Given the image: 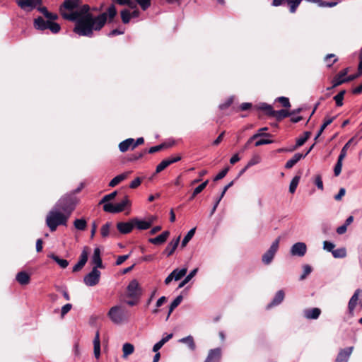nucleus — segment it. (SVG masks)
<instances>
[{
    "label": "nucleus",
    "instance_id": "nucleus-26",
    "mask_svg": "<svg viewBox=\"0 0 362 362\" xmlns=\"http://www.w3.org/2000/svg\"><path fill=\"white\" fill-rule=\"evenodd\" d=\"M304 158H305V155L301 153H295L293 156L286 163L285 168L286 169L293 168L299 160Z\"/></svg>",
    "mask_w": 362,
    "mask_h": 362
},
{
    "label": "nucleus",
    "instance_id": "nucleus-6",
    "mask_svg": "<svg viewBox=\"0 0 362 362\" xmlns=\"http://www.w3.org/2000/svg\"><path fill=\"white\" fill-rule=\"evenodd\" d=\"M142 288L136 279L132 280L127 286V296L131 298H140Z\"/></svg>",
    "mask_w": 362,
    "mask_h": 362
},
{
    "label": "nucleus",
    "instance_id": "nucleus-53",
    "mask_svg": "<svg viewBox=\"0 0 362 362\" xmlns=\"http://www.w3.org/2000/svg\"><path fill=\"white\" fill-rule=\"evenodd\" d=\"M47 29H49L52 33L57 34L60 31L61 26L58 23L49 21Z\"/></svg>",
    "mask_w": 362,
    "mask_h": 362
},
{
    "label": "nucleus",
    "instance_id": "nucleus-33",
    "mask_svg": "<svg viewBox=\"0 0 362 362\" xmlns=\"http://www.w3.org/2000/svg\"><path fill=\"white\" fill-rule=\"evenodd\" d=\"M48 257L53 259L62 269L66 268L69 265V262L66 259H62L54 253L48 255Z\"/></svg>",
    "mask_w": 362,
    "mask_h": 362
},
{
    "label": "nucleus",
    "instance_id": "nucleus-37",
    "mask_svg": "<svg viewBox=\"0 0 362 362\" xmlns=\"http://www.w3.org/2000/svg\"><path fill=\"white\" fill-rule=\"evenodd\" d=\"M130 205V201L127 195H125L124 199L119 203L115 204L117 214L123 211L125 207Z\"/></svg>",
    "mask_w": 362,
    "mask_h": 362
},
{
    "label": "nucleus",
    "instance_id": "nucleus-43",
    "mask_svg": "<svg viewBox=\"0 0 362 362\" xmlns=\"http://www.w3.org/2000/svg\"><path fill=\"white\" fill-rule=\"evenodd\" d=\"M134 351V346L130 343H124L122 346L123 357L126 358L132 354Z\"/></svg>",
    "mask_w": 362,
    "mask_h": 362
},
{
    "label": "nucleus",
    "instance_id": "nucleus-42",
    "mask_svg": "<svg viewBox=\"0 0 362 362\" xmlns=\"http://www.w3.org/2000/svg\"><path fill=\"white\" fill-rule=\"evenodd\" d=\"M195 231H196V228H193L187 232V233L185 235V237L183 238V239L182 240V243H181L182 247H185L187 245V244L191 240V239L194 235Z\"/></svg>",
    "mask_w": 362,
    "mask_h": 362
},
{
    "label": "nucleus",
    "instance_id": "nucleus-46",
    "mask_svg": "<svg viewBox=\"0 0 362 362\" xmlns=\"http://www.w3.org/2000/svg\"><path fill=\"white\" fill-rule=\"evenodd\" d=\"M300 179V175H295L293 177V179L291 180L290 185H289V192L291 194H293L296 192L298 185L299 183Z\"/></svg>",
    "mask_w": 362,
    "mask_h": 362
},
{
    "label": "nucleus",
    "instance_id": "nucleus-47",
    "mask_svg": "<svg viewBox=\"0 0 362 362\" xmlns=\"http://www.w3.org/2000/svg\"><path fill=\"white\" fill-rule=\"evenodd\" d=\"M311 135L310 132H305L303 136L299 137L296 142V147H300L303 146Z\"/></svg>",
    "mask_w": 362,
    "mask_h": 362
},
{
    "label": "nucleus",
    "instance_id": "nucleus-17",
    "mask_svg": "<svg viewBox=\"0 0 362 362\" xmlns=\"http://www.w3.org/2000/svg\"><path fill=\"white\" fill-rule=\"evenodd\" d=\"M117 228L122 234H128L134 228L132 218L127 222H118L117 223Z\"/></svg>",
    "mask_w": 362,
    "mask_h": 362
},
{
    "label": "nucleus",
    "instance_id": "nucleus-5",
    "mask_svg": "<svg viewBox=\"0 0 362 362\" xmlns=\"http://www.w3.org/2000/svg\"><path fill=\"white\" fill-rule=\"evenodd\" d=\"M107 315L111 321L117 325L121 324L126 318L125 311L120 305L112 307Z\"/></svg>",
    "mask_w": 362,
    "mask_h": 362
},
{
    "label": "nucleus",
    "instance_id": "nucleus-44",
    "mask_svg": "<svg viewBox=\"0 0 362 362\" xmlns=\"http://www.w3.org/2000/svg\"><path fill=\"white\" fill-rule=\"evenodd\" d=\"M343 154H339L337 158V163L334 168V174L335 176H339L341 172L342 168V162H343Z\"/></svg>",
    "mask_w": 362,
    "mask_h": 362
},
{
    "label": "nucleus",
    "instance_id": "nucleus-23",
    "mask_svg": "<svg viewBox=\"0 0 362 362\" xmlns=\"http://www.w3.org/2000/svg\"><path fill=\"white\" fill-rule=\"evenodd\" d=\"M169 235L170 232L168 230H165L156 237L149 238L148 242L153 245H161L167 240Z\"/></svg>",
    "mask_w": 362,
    "mask_h": 362
},
{
    "label": "nucleus",
    "instance_id": "nucleus-62",
    "mask_svg": "<svg viewBox=\"0 0 362 362\" xmlns=\"http://www.w3.org/2000/svg\"><path fill=\"white\" fill-rule=\"evenodd\" d=\"M303 274L300 275L299 278L300 281L305 279L307 277V276L312 272V267L308 264L303 265Z\"/></svg>",
    "mask_w": 362,
    "mask_h": 362
},
{
    "label": "nucleus",
    "instance_id": "nucleus-35",
    "mask_svg": "<svg viewBox=\"0 0 362 362\" xmlns=\"http://www.w3.org/2000/svg\"><path fill=\"white\" fill-rule=\"evenodd\" d=\"M128 174H129V173L127 172V173H122V174H119V175L115 176L109 182V186L111 187H115L119 183H120L122 181L124 180L127 177Z\"/></svg>",
    "mask_w": 362,
    "mask_h": 362
},
{
    "label": "nucleus",
    "instance_id": "nucleus-15",
    "mask_svg": "<svg viewBox=\"0 0 362 362\" xmlns=\"http://www.w3.org/2000/svg\"><path fill=\"white\" fill-rule=\"evenodd\" d=\"M361 291L358 288L355 291L354 295L350 298L348 303V314L352 317L354 316V311L357 305V302L358 300L359 294Z\"/></svg>",
    "mask_w": 362,
    "mask_h": 362
},
{
    "label": "nucleus",
    "instance_id": "nucleus-61",
    "mask_svg": "<svg viewBox=\"0 0 362 362\" xmlns=\"http://www.w3.org/2000/svg\"><path fill=\"white\" fill-rule=\"evenodd\" d=\"M170 165L168 161L167 160V159H164L157 166H156V173H160L161 171H163V170H165L167 167H168Z\"/></svg>",
    "mask_w": 362,
    "mask_h": 362
},
{
    "label": "nucleus",
    "instance_id": "nucleus-8",
    "mask_svg": "<svg viewBox=\"0 0 362 362\" xmlns=\"http://www.w3.org/2000/svg\"><path fill=\"white\" fill-rule=\"evenodd\" d=\"M60 214L61 211L53 207L47 216L46 224L52 232L55 231L59 226L57 223L59 222V215Z\"/></svg>",
    "mask_w": 362,
    "mask_h": 362
},
{
    "label": "nucleus",
    "instance_id": "nucleus-31",
    "mask_svg": "<svg viewBox=\"0 0 362 362\" xmlns=\"http://www.w3.org/2000/svg\"><path fill=\"white\" fill-rule=\"evenodd\" d=\"M173 337V334H168L166 336L163 337L159 341L156 342L152 349V351L153 352H158L159 349H161V347L168 342L170 339H171Z\"/></svg>",
    "mask_w": 362,
    "mask_h": 362
},
{
    "label": "nucleus",
    "instance_id": "nucleus-12",
    "mask_svg": "<svg viewBox=\"0 0 362 362\" xmlns=\"http://www.w3.org/2000/svg\"><path fill=\"white\" fill-rule=\"evenodd\" d=\"M88 252H87V247H85L83 250H82L79 260L78 262L73 267L72 271L73 272H76L80 271L86 264L88 261Z\"/></svg>",
    "mask_w": 362,
    "mask_h": 362
},
{
    "label": "nucleus",
    "instance_id": "nucleus-52",
    "mask_svg": "<svg viewBox=\"0 0 362 362\" xmlns=\"http://www.w3.org/2000/svg\"><path fill=\"white\" fill-rule=\"evenodd\" d=\"M71 214L61 211V214L59 215V222L57 223V225L66 226L67 221H68L69 216H71Z\"/></svg>",
    "mask_w": 362,
    "mask_h": 362
},
{
    "label": "nucleus",
    "instance_id": "nucleus-49",
    "mask_svg": "<svg viewBox=\"0 0 362 362\" xmlns=\"http://www.w3.org/2000/svg\"><path fill=\"white\" fill-rule=\"evenodd\" d=\"M345 93L346 90H341L338 94L334 96L333 99L334 100L337 107H341L343 105V100Z\"/></svg>",
    "mask_w": 362,
    "mask_h": 362
},
{
    "label": "nucleus",
    "instance_id": "nucleus-38",
    "mask_svg": "<svg viewBox=\"0 0 362 362\" xmlns=\"http://www.w3.org/2000/svg\"><path fill=\"white\" fill-rule=\"evenodd\" d=\"M182 299H183L182 296L179 295L170 303V305L169 306V311H168L166 320H168L169 318L171 313L181 303Z\"/></svg>",
    "mask_w": 362,
    "mask_h": 362
},
{
    "label": "nucleus",
    "instance_id": "nucleus-16",
    "mask_svg": "<svg viewBox=\"0 0 362 362\" xmlns=\"http://www.w3.org/2000/svg\"><path fill=\"white\" fill-rule=\"evenodd\" d=\"M284 297H285V293H284V291L283 290H279L278 291L274 298H272V300H271V302L267 304V309L269 310L274 306H277L279 305H280L284 299Z\"/></svg>",
    "mask_w": 362,
    "mask_h": 362
},
{
    "label": "nucleus",
    "instance_id": "nucleus-63",
    "mask_svg": "<svg viewBox=\"0 0 362 362\" xmlns=\"http://www.w3.org/2000/svg\"><path fill=\"white\" fill-rule=\"evenodd\" d=\"M117 194V191H114L108 194H106L105 195L102 199L100 201L99 204H103L105 202H109L110 200L111 199H113Z\"/></svg>",
    "mask_w": 362,
    "mask_h": 362
},
{
    "label": "nucleus",
    "instance_id": "nucleus-20",
    "mask_svg": "<svg viewBox=\"0 0 362 362\" xmlns=\"http://www.w3.org/2000/svg\"><path fill=\"white\" fill-rule=\"evenodd\" d=\"M180 237L178 236L171 242H170L165 249L163 250V254L167 257H170L173 254L180 243Z\"/></svg>",
    "mask_w": 362,
    "mask_h": 362
},
{
    "label": "nucleus",
    "instance_id": "nucleus-40",
    "mask_svg": "<svg viewBox=\"0 0 362 362\" xmlns=\"http://www.w3.org/2000/svg\"><path fill=\"white\" fill-rule=\"evenodd\" d=\"M257 109L259 110L265 111V113L267 115L272 117L274 112V109L272 106L269 104H267L266 103H260L257 106Z\"/></svg>",
    "mask_w": 362,
    "mask_h": 362
},
{
    "label": "nucleus",
    "instance_id": "nucleus-4",
    "mask_svg": "<svg viewBox=\"0 0 362 362\" xmlns=\"http://www.w3.org/2000/svg\"><path fill=\"white\" fill-rule=\"evenodd\" d=\"M81 3V0H64L59 8L60 15L64 20H66L64 14L69 15V13L76 12Z\"/></svg>",
    "mask_w": 362,
    "mask_h": 362
},
{
    "label": "nucleus",
    "instance_id": "nucleus-25",
    "mask_svg": "<svg viewBox=\"0 0 362 362\" xmlns=\"http://www.w3.org/2000/svg\"><path fill=\"white\" fill-rule=\"evenodd\" d=\"M321 314V310L318 308L305 309L304 310V317L307 319L316 320Z\"/></svg>",
    "mask_w": 362,
    "mask_h": 362
},
{
    "label": "nucleus",
    "instance_id": "nucleus-64",
    "mask_svg": "<svg viewBox=\"0 0 362 362\" xmlns=\"http://www.w3.org/2000/svg\"><path fill=\"white\" fill-rule=\"evenodd\" d=\"M165 144H160L156 146H153L151 148H149L148 150L146 149V153H154L156 152H158L160 150H162L163 148H165Z\"/></svg>",
    "mask_w": 362,
    "mask_h": 362
},
{
    "label": "nucleus",
    "instance_id": "nucleus-55",
    "mask_svg": "<svg viewBox=\"0 0 362 362\" xmlns=\"http://www.w3.org/2000/svg\"><path fill=\"white\" fill-rule=\"evenodd\" d=\"M276 102H279L284 107L288 108L291 107L289 98L285 96H280L275 99Z\"/></svg>",
    "mask_w": 362,
    "mask_h": 362
},
{
    "label": "nucleus",
    "instance_id": "nucleus-24",
    "mask_svg": "<svg viewBox=\"0 0 362 362\" xmlns=\"http://www.w3.org/2000/svg\"><path fill=\"white\" fill-rule=\"evenodd\" d=\"M349 68H346L343 70H341L337 76H335L332 80V86L329 87L327 89L331 90L332 88H336L340 85H341L343 83H337V81H340L344 80L346 78L345 76L348 74Z\"/></svg>",
    "mask_w": 362,
    "mask_h": 362
},
{
    "label": "nucleus",
    "instance_id": "nucleus-56",
    "mask_svg": "<svg viewBox=\"0 0 362 362\" xmlns=\"http://www.w3.org/2000/svg\"><path fill=\"white\" fill-rule=\"evenodd\" d=\"M110 222H107L100 228V233L103 238H107L110 234Z\"/></svg>",
    "mask_w": 362,
    "mask_h": 362
},
{
    "label": "nucleus",
    "instance_id": "nucleus-1",
    "mask_svg": "<svg viewBox=\"0 0 362 362\" xmlns=\"http://www.w3.org/2000/svg\"><path fill=\"white\" fill-rule=\"evenodd\" d=\"M107 22V14L102 13L96 16H92L91 20L86 21L82 26L74 27L73 31L79 36L92 37L93 31L100 30Z\"/></svg>",
    "mask_w": 362,
    "mask_h": 362
},
{
    "label": "nucleus",
    "instance_id": "nucleus-45",
    "mask_svg": "<svg viewBox=\"0 0 362 362\" xmlns=\"http://www.w3.org/2000/svg\"><path fill=\"white\" fill-rule=\"evenodd\" d=\"M303 0H287V4L289 6V11L291 13H296L298 7Z\"/></svg>",
    "mask_w": 362,
    "mask_h": 362
},
{
    "label": "nucleus",
    "instance_id": "nucleus-10",
    "mask_svg": "<svg viewBox=\"0 0 362 362\" xmlns=\"http://www.w3.org/2000/svg\"><path fill=\"white\" fill-rule=\"evenodd\" d=\"M17 5L23 10L30 11L42 4V0H16Z\"/></svg>",
    "mask_w": 362,
    "mask_h": 362
},
{
    "label": "nucleus",
    "instance_id": "nucleus-22",
    "mask_svg": "<svg viewBox=\"0 0 362 362\" xmlns=\"http://www.w3.org/2000/svg\"><path fill=\"white\" fill-rule=\"evenodd\" d=\"M49 21H45L42 16H38L33 21V27L37 30L44 31L47 29Z\"/></svg>",
    "mask_w": 362,
    "mask_h": 362
},
{
    "label": "nucleus",
    "instance_id": "nucleus-41",
    "mask_svg": "<svg viewBox=\"0 0 362 362\" xmlns=\"http://www.w3.org/2000/svg\"><path fill=\"white\" fill-rule=\"evenodd\" d=\"M74 227L79 230H84L87 227V221L85 218H76L74 221Z\"/></svg>",
    "mask_w": 362,
    "mask_h": 362
},
{
    "label": "nucleus",
    "instance_id": "nucleus-9",
    "mask_svg": "<svg viewBox=\"0 0 362 362\" xmlns=\"http://www.w3.org/2000/svg\"><path fill=\"white\" fill-rule=\"evenodd\" d=\"M100 275L101 272L96 267H93L88 274L84 276L83 282L88 286H94L99 283Z\"/></svg>",
    "mask_w": 362,
    "mask_h": 362
},
{
    "label": "nucleus",
    "instance_id": "nucleus-54",
    "mask_svg": "<svg viewBox=\"0 0 362 362\" xmlns=\"http://www.w3.org/2000/svg\"><path fill=\"white\" fill-rule=\"evenodd\" d=\"M337 60L338 59L334 54H328L325 57V61L327 62V66L328 68H330Z\"/></svg>",
    "mask_w": 362,
    "mask_h": 362
},
{
    "label": "nucleus",
    "instance_id": "nucleus-2",
    "mask_svg": "<svg viewBox=\"0 0 362 362\" xmlns=\"http://www.w3.org/2000/svg\"><path fill=\"white\" fill-rule=\"evenodd\" d=\"M93 14L90 13V7L88 4H79L77 11L68 14H64L66 21L74 22V27H81L86 21L91 20Z\"/></svg>",
    "mask_w": 362,
    "mask_h": 362
},
{
    "label": "nucleus",
    "instance_id": "nucleus-34",
    "mask_svg": "<svg viewBox=\"0 0 362 362\" xmlns=\"http://www.w3.org/2000/svg\"><path fill=\"white\" fill-rule=\"evenodd\" d=\"M272 117H274L277 121H281L283 119L290 117L289 111L285 109L280 110H274Z\"/></svg>",
    "mask_w": 362,
    "mask_h": 362
},
{
    "label": "nucleus",
    "instance_id": "nucleus-3",
    "mask_svg": "<svg viewBox=\"0 0 362 362\" xmlns=\"http://www.w3.org/2000/svg\"><path fill=\"white\" fill-rule=\"evenodd\" d=\"M77 203V197L74 193H66L57 202L54 207L62 212L71 214Z\"/></svg>",
    "mask_w": 362,
    "mask_h": 362
},
{
    "label": "nucleus",
    "instance_id": "nucleus-29",
    "mask_svg": "<svg viewBox=\"0 0 362 362\" xmlns=\"http://www.w3.org/2000/svg\"><path fill=\"white\" fill-rule=\"evenodd\" d=\"M337 116H334L332 117H325L322 124L320 126L316 136L314 138V140L316 141L322 134L326 127L329 125L335 119Z\"/></svg>",
    "mask_w": 362,
    "mask_h": 362
},
{
    "label": "nucleus",
    "instance_id": "nucleus-36",
    "mask_svg": "<svg viewBox=\"0 0 362 362\" xmlns=\"http://www.w3.org/2000/svg\"><path fill=\"white\" fill-rule=\"evenodd\" d=\"M104 13L107 14V23H110L113 22V19L116 16L117 11L115 6L112 4L107 8V11Z\"/></svg>",
    "mask_w": 362,
    "mask_h": 362
},
{
    "label": "nucleus",
    "instance_id": "nucleus-19",
    "mask_svg": "<svg viewBox=\"0 0 362 362\" xmlns=\"http://www.w3.org/2000/svg\"><path fill=\"white\" fill-rule=\"evenodd\" d=\"M221 358V348H215L210 349L206 360L210 362H219Z\"/></svg>",
    "mask_w": 362,
    "mask_h": 362
},
{
    "label": "nucleus",
    "instance_id": "nucleus-51",
    "mask_svg": "<svg viewBox=\"0 0 362 362\" xmlns=\"http://www.w3.org/2000/svg\"><path fill=\"white\" fill-rule=\"evenodd\" d=\"M120 14L122 23L124 24L129 23L132 18L130 11L127 9H124L121 11Z\"/></svg>",
    "mask_w": 362,
    "mask_h": 362
},
{
    "label": "nucleus",
    "instance_id": "nucleus-30",
    "mask_svg": "<svg viewBox=\"0 0 362 362\" xmlns=\"http://www.w3.org/2000/svg\"><path fill=\"white\" fill-rule=\"evenodd\" d=\"M16 281L21 285H27L30 282V275L25 271L19 272L16 276Z\"/></svg>",
    "mask_w": 362,
    "mask_h": 362
},
{
    "label": "nucleus",
    "instance_id": "nucleus-14",
    "mask_svg": "<svg viewBox=\"0 0 362 362\" xmlns=\"http://www.w3.org/2000/svg\"><path fill=\"white\" fill-rule=\"evenodd\" d=\"M353 349V346H349L341 349L338 353L334 362H348Z\"/></svg>",
    "mask_w": 362,
    "mask_h": 362
},
{
    "label": "nucleus",
    "instance_id": "nucleus-21",
    "mask_svg": "<svg viewBox=\"0 0 362 362\" xmlns=\"http://www.w3.org/2000/svg\"><path fill=\"white\" fill-rule=\"evenodd\" d=\"M233 184H234V181H233V180H232L231 182H230L228 185H226L223 187V190H222V192H221V193L220 196H219V197L216 199V201H215V202H214V206H213V207H212V209H211V211H210V214H209V215H210V216H213V215H214V214L215 213V211H216V209H217V207H218V204H219V203H220L221 200V199H222V198L224 197V195H225V194H226V191H227V190H228L230 187H232V186L233 185Z\"/></svg>",
    "mask_w": 362,
    "mask_h": 362
},
{
    "label": "nucleus",
    "instance_id": "nucleus-39",
    "mask_svg": "<svg viewBox=\"0 0 362 362\" xmlns=\"http://www.w3.org/2000/svg\"><path fill=\"white\" fill-rule=\"evenodd\" d=\"M198 272V268H195L189 272L185 278L179 284L177 288L184 287Z\"/></svg>",
    "mask_w": 362,
    "mask_h": 362
},
{
    "label": "nucleus",
    "instance_id": "nucleus-18",
    "mask_svg": "<svg viewBox=\"0 0 362 362\" xmlns=\"http://www.w3.org/2000/svg\"><path fill=\"white\" fill-rule=\"evenodd\" d=\"M91 262L95 265L93 267H96L97 269L98 268H104V265L103 264L100 256V250L99 247H95L94 249L93 254L91 257Z\"/></svg>",
    "mask_w": 362,
    "mask_h": 362
},
{
    "label": "nucleus",
    "instance_id": "nucleus-7",
    "mask_svg": "<svg viewBox=\"0 0 362 362\" xmlns=\"http://www.w3.org/2000/svg\"><path fill=\"white\" fill-rule=\"evenodd\" d=\"M279 242H280V237L277 238L272 243V245H270L268 250H267L264 253V255H262V261L264 264H269L272 262V260L274 257V255L278 250Z\"/></svg>",
    "mask_w": 362,
    "mask_h": 362
},
{
    "label": "nucleus",
    "instance_id": "nucleus-58",
    "mask_svg": "<svg viewBox=\"0 0 362 362\" xmlns=\"http://www.w3.org/2000/svg\"><path fill=\"white\" fill-rule=\"evenodd\" d=\"M103 210L105 212L112 213V214H117V211L115 206V204L110 203V202H105L103 203Z\"/></svg>",
    "mask_w": 362,
    "mask_h": 362
},
{
    "label": "nucleus",
    "instance_id": "nucleus-48",
    "mask_svg": "<svg viewBox=\"0 0 362 362\" xmlns=\"http://www.w3.org/2000/svg\"><path fill=\"white\" fill-rule=\"evenodd\" d=\"M173 272H175V274L173 275L174 280L178 281L185 276L187 272V269L186 267H183L180 269L177 268L175 269Z\"/></svg>",
    "mask_w": 362,
    "mask_h": 362
},
{
    "label": "nucleus",
    "instance_id": "nucleus-13",
    "mask_svg": "<svg viewBox=\"0 0 362 362\" xmlns=\"http://www.w3.org/2000/svg\"><path fill=\"white\" fill-rule=\"evenodd\" d=\"M132 223L134 228H135L140 230H147L152 225V221H146L138 217L132 218Z\"/></svg>",
    "mask_w": 362,
    "mask_h": 362
},
{
    "label": "nucleus",
    "instance_id": "nucleus-57",
    "mask_svg": "<svg viewBox=\"0 0 362 362\" xmlns=\"http://www.w3.org/2000/svg\"><path fill=\"white\" fill-rule=\"evenodd\" d=\"M229 170L230 167L228 165L226 166L214 177V181H218L223 179L227 175Z\"/></svg>",
    "mask_w": 362,
    "mask_h": 362
},
{
    "label": "nucleus",
    "instance_id": "nucleus-60",
    "mask_svg": "<svg viewBox=\"0 0 362 362\" xmlns=\"http://www.w3.org/2000/svg\"><path fill=\"white\" fill-rule=\"evenodd\" d=\"M143 11L147 10L151 4V0H134Z\"/></svg>",
    "mask_w": 362,
    "mask_h": 362
},
{
    "label": "nucleus",
    "instance_id": "nucleus-11",
    "mask_svg": "<svg viewBox=\"0 0 362 362\" xmlns=\"http://www.w3.org/2000/svg\"><path fill=\"white\" fill-rule=\"evenodd\" d=\"M307 252V245L305 243L298 242L294 243L290 250V254L292 256H297L302 257Z\"/></svg>",
    "mask_w": 362,
    "mask_h": 362
},
{
    "label": "nucleus",
    "instance_id": "nucleus-27",
    "mask_svg": "<svg viewBox=\"0 0 362 362\" xmlns=\"http://www.w3.org/2000/svg\"><path fill=\"white\" fill-rule=\"evenodd\" d=\"M93 352L95 357L98 359L100 356V333L99 331H97L95 333V336L93 339Z\"/></svg>",
    "mask_w": 362,
    "mask_h": 362
},
{
    "label": "nucleus",
    "instance_id": "nucleus-59",
    "mask_svg": "<svg viewBox=\"0 0 362 362\" xmlns=\"http://www.w3.org/2000/svg\"><path fill=\"white\" fill-rule=\"evenodd\" d=\"M233 99H234L233 96H230L225 102L219 104L218 108L221 110H224L227 109L232 105V103L233 102Z\"/></svg>",
    "mask_w": 362,
    "mask_h": 362
},
{
    "label": "nucleus",
    "instance_id": "nucleus-28",
    "mask_svg": "<svg viewBox=\"0 0 362 362\" xmlns=\"http://www.w3.org/2000/svg\"><path fill=\"white\" fill-rule=\"evenodd\" d=\"M178 342L185 344L188 349L192 351H194L196 349V344L192 335H188L185 337L180 339Z\"/></svg>",
    "mask_w": 362,
    "mask_h": 362
},
{
    "label": "nucleus",
    "instance_id": "nucleus-50",
    "mask_svg": "<svg viewBox=\"0 0 362 362\" xmlns=\"http://www.w3.org/2000/svg\"><path fill=\"white\" fill-rule=\"evenodd\" d=\"M332 255L334 258H344L346 256V250L344 247L333 250Z\"/></svg>",
    "mask_w": 362,
    "mask_h": 362
},
{
    "label": "nucleus",
    "instance_id": "nucleus-32",
    "mask_svg": "<svg viewBox=\"0 0 362 362\" xmlns=\"http://www.w3.org/2000/svg\"><path fill=\"white\" fill-rule=\"evenodd\" d=\"M134 139L132 138H128L119 144V149L122 153H124L129 150V148H132V145L134 144Z\"/></svg>",
    "mask_w": 362,
    "mask_h": 362
}]
</instances>
